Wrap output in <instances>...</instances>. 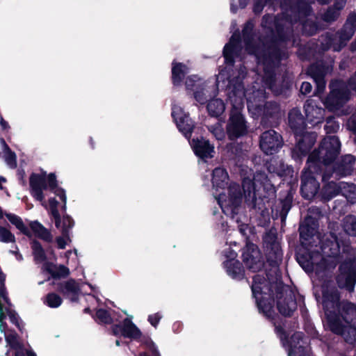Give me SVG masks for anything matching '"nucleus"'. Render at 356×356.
I'll list each match as a JSON object with an SVG mask.
<instances>
[{"label":"nucleus","mask_w":356,"mask_h":356,"mask_svg":"<svg viewBox=\"0 0 356 356\" xmlns=\"http://www.w3.org/2000/svg\"><path fill=\"white\" fill-rule=\"evenodd\" d=\"M239 35L237 33L233 34L228 44L224 47L223 54L225 59V62L227 65V67H229L232 65L234 62L233 56L238 50V44L239 43ZM221 70L216 77V83L218 86L221 87L225 83L226 81L228 84L227 86L228 94L230 92V87L235 86L236 88H241L242 91L246 96L248 108L250 112L254 115H259L263 110V106L265 103L266 94L263 90H258L251 92L245 94L244 92L243 86L241 83V79L245 76V67H241L238 70V76H235L232 74V78L229 76V69Z\"/></svg>","instance_id":"1"},{"label":"nucleus","mask_w":356,"mask_h":356,"mask_svg":"<svg viewBox=\"0 0 356 356\" xmlns=\"http://www.w3.org/2000/svg\"><path fill=\"white\" fill-rule=\"evenodd\" d=\"M227 180L228 175L225 169L217 168L213 171V196L217 200L222 212L234 219L241 210L242 195L239 185L236 184H232L229 187L225 188Z\"/></svg>","instance_id":"2"},{"label":"nucleus","mask_w":356,"mask_h":356,"mask_svg":"<svg viewBox=\"0 0 356 356\" xmlns=\"http://www.w3.org/2000/svg\"><path fill=\"white\" fill-rule=\"evenodd\" d=\"M31 195L33 197L41 202L42 205L49 209L51 215L55 220L56 227L60 226V216L58 211V202L54 198H49L47 205L44 201V197L48 195V192L52 193L59 197L63 203V209L66 208V195L65 191L57 187L56 177L54 174H49L47 177L44 175L32 174L29 179Z\"/></svg>","instance_id":"3"},{"label":"nucleus","mask_w":356,"mask_h":356,"mask_svg":"<svg viewBox=\"0 0 356 356\" xmlns=\"http://www.w3.org/2000/svg\"><path fill=\"white\" fill-rule=\"evenodd\" d=\"M323 304L327 321L331 330L337 333L343 335L347 341L352 338H356V307L351 303H344L341 316L345 322L343 324L339 318L336 319L332 314V309L338 307L339 300V295L336 291L332 292L330 296L323 293Z\"/></svg>","instance_id":"4"},{"label":"nucleus","mask_w":356,"mask_h":356,"mask_svg":"<svg viewBox=\"0 0 356 356\" xmlns=\"http://www.w3.org/2000/svg\"><path fill=\"white\" fill-rule=\"evenodd\" d=\"M229 99L232 104V110L227 124V133L229 139L233 140L247 133V124L242 113L244 105L245 94L241 88L235 86L230 87Z\"/></svg>","instance_id":"5"},{"label":"nucleus","mask_w":356,"mask_h":356,"mask_svg":"<svg viewBox=\"0 0 356 356\" xmlns=\"http://www.w3.org/2000/svg\"><path fill=\"white\" fill-rule=\"evenodd\" d=\"M322 250L325 257H322L321 254L316 252L310 255L309 259L303 256L298 257V263L306 272L315 271L318 274L324 269L335 267L336 263L333 258L339 252L338 243L330 242V245H324Z\"/></svg>","instance_id":"6"},{"label":"nucleus","mask_w":356,"mask_h":356,"mask_svg":"<svg viewBox=\"0 0 356 356\" xmlns=\"http://www.w3.org/2000/svg\"><path fill=\"white\" fill-rule=\"evenodd\" d=\"M289 121L291 128L296 134L302 136L298 139L296 149L301 155H305L312 147L316 142V135L313 133H303L305 122L299 110L293 109L289 114Z\"/></svg>","instance_id":"7"},{"label":"nucleus","mask_w":356,"mask_h":356,"mask_svg":"<svg viewBox=\"0 0 356 356\" xmlns=\"http://www.w3.org/2000/svg\"><path fill=\"white\" fill-rule=\"evenodd\" d=\"M340 142L337 137L325 138L318 151L313 152L308 158V163H314L316 161H322L325 164L332 162L339 154Z\"/></svg>","instance_id":"8"},{"label":"nucleus","mask_w":356,"mask_h":356,"mask_svg":"<svg viewBox=\"0 0 356 356\" xmlns=\"http://www.w3.org/2000/svg\"><path fill=\"white\" fill-rule=\"evenodd\" d=\"M330 93L325 101L327 108L332 110L346 102L349 98V91L342 81H334L330 83Z\"/></svg>","instance_id":"9"},{"label":"nucleus","mask_w":356,"mask_h":356,"mask_svg":"<svg viewBox=\"0 0 356 356\" xmlns=\"http://www.w3.org/2000/svg\"><path fill=\"white\" fill-rule=\"evenodd\" d=\"M356 31V13H353L348 18L343 29L337 35L336 38L330 39L329 46H333L334 51H339L346 42L348 41L353 35Z\"/></svg>","instance_id":"10"},{"label":"nucleus","mask_w":356,"mask_h":356,"mask_svg":"<svg viewBox=\"0 0 356 356\" xmlns=\"http://www.w3.org/2000/svg\"><path fill=\"white\" fill-rule=\"evenodd\" d=\"M242 257L246 267L252 272L259 271L264 266L261 252L253 243L247 242L245 247L243 248Z\"/></svg>","instance_id":"11"},{"label":"nucleus","mask_w":356,"mask_h":356,"mask_svg":"<svg viewBox=\"0 0 356 356\" xmlns=\"http://www.w3.org/2000/svg\"><path fill=\"white\" fill-rule=\"evenodd\" d=\"M186 86L188 90H193L195 99L200 103L203 104L206 99L215 95L216 90L213 88V91L205 85V83L202 81L196 76H190L187 78L186 81Z\"/></svg>","instance_id":"12"},{"label":"nucleus","mask_w":356,"mask_h":356,"mask_svg":"<svg viewBox=\"0 0 356 356\" xmlns=\"http://www.w3.org/2000/svg\"><path fill=\"white\" fill-rule=\"evenodd\" d=\"M225 257L227 259L224 261V266L227 273L233 279L241 280L243 277L244 270L241 263L236 259L237 254L230 247L224 250Z\"/></svg>","instance_id":"13"},{"label":"nucleus","mask_w":356,"mask_h":356,"mask_svg":"<svg viewBox=\"0 0 356 356\" xmlns=\"http://www.w3.org/2000/svg\"><path fill=\"white\" fill-rule=\"evenodd\" d=\"M282 145V140L280 135L274 130L266 131L261 136L260 147L266 154L276 153Z\"/></svg>","instance_id":"14"},{"label":"nucleus","mask_w":356,"mask_h":356,"mask_svg":"<svg viewBox=\"0 0 356 356\" xmlns=\"http://www.w3.org/2000/svg\"><path fill=\"white\" fill-rule=\"evenodd\" d=\"M340 271L337 279L339 286L352 291L356 282V260L343 264L340 266Z\"/></svg>","instance_id":"15"},{"label":"nucleus","mask_w":356,"mask_h":356,"mask_svg":"<svg viewBox=\"0 0 356 356\" xmlns=\"http://www.w3.org/2000/svg\"><path fill=\"white\" fill-rule=\"evenodd\" d=\"M266 282L265 279L259 275L254 277L253 282L252 284V291L254 298L256 299V302L258 308L266 316L271 317L273 314V305L270 302L266 303L264 299H260L259 296L261 294L263 289L262 285Z\"/></svg>","instance_id":"16"},{"label":"nucleus","mask_w":356,"mask_h":356,"mask_svg":"<svg viewBox=\"0 0 356 356\" xmlns=\"http://www.w3.org/2000/svg\"><path fill=\"white\" fill-rule=\"evenodd\" d=\"M172 116L179 130L186 138H189L194 128V124L188 115L180 106L175 105L172 108Z\"/></svg>","instance_id":"17"},{"label":"nucleus","mask_w":356,"mask_h":356,"mask_svg":"<svg viewBox=\"0 0 356 356\" xmlns=\"http://www.w3.org/2000/svg\"><path fill=\"white\" fill-rule=\"evenodd\" d=\"M319 188V184L312 175L309 170H306L302 175L301 193L305 199H311L316 194Z\"/></svg>","instance_id":"18"},{"label":"nucleus","mask_w":356,"mask_h":356,"mask_svg":"<svg viewBox=\"0 0 356 356\" xmlns=\"http://www.w3.org/2000/svg\"><path fill=\"white\" fill-rule=\"evenodd\" d=\"M113 332L115 335L121 334L125 337L136 339L141 336L140 330L134 325L131 320L126 318L123 325H115L113 327Z\"/></svg>","instance_id":"19"},{"label":"nucleus","mask_w":356,"mask_h":356,"mask_svg":"<svg viewBox=\"0 0 356 356\" xmlns=\"http://www.w3.org/2000/svg\"><path fill=\"white\" fill-rule=\"evenodd\" d=\"M195 154L202 159L213 157L214 147L204 138L193 139L190 142Z\"/></svg>","instance_id":"20"},{"label":"nucleus","mask_w":356,"mask_h":356,"mask_svg":"<svg viewBox=\"0 0 356 356\" xmlns=\"http://www.w3.org/2000/svg\"><path fill=\"white\" fill-rule=\"evenodd\" d=\"M266 179L264 173L258 172L254 176V181L250 178H244L243 180V188L245 197L248 200L255 198V191L257 184H262Z\"/></svg>","instance_id":"21"},{"label":"nucleus","mask_w":356,"mask_h":356,"mask_svg":"<svg viewBox=\"0 0 356 356\" xmlns=\"http://www.w3.org/2000/svg\"><path fill=\"white\" fill-rule=\"evenodd\" d=\"M305 111L308 121L314 125L321 123L324 118V110L318 107L312 99H309L305 104Z\"/></svg>","instance_id":"22"},{"label":"nucleus","mask_w":356,"mask_h":356,"mask_svg":"<svg viewBox=\"0 0 356 356\" xmlns=\"http://www.w3.org/2000/svg\"><path fill=\"white\" fill-rule=\"evenodd\" d=\"M302 344V334H294L287 345L288 356H305Z\"/></svg>","instance_id":"23"},{"label":"nucleus","mask_w":356,"mask_h":356,"mask_svg":"<svg viewBox=\"0 0 356 356\" xmlns=\"http://www.w3.org/2000/svg\"><path fill=\"white\" fill-rule=\"evenodd\" d=\"M80 288L74 280H69L60 285V291L72 301L78 299Z\"/></svg>","instance_id":"24"},{"label":"nucleus","mask_w":356,"mask_h":356,"mask_svg":"<svg viewBox=\"0 0 356 356\" xmlns=\"http://www.w3.org/2000/svg\"><path fill=\"white\" fill-rule=\"evenodd\" d=\"M29 226L36 236L47 242H51L53 241V236L50 231L38 221H31L29 223Z\"/></svg>","instance_id":"25"},{"label":"nucleus","mask_w":356,"mask_h":356,"mask_svg":"<svg viewBox=\"0 0 356 356\" xmlns=\"http://www.w3.org/2000/svg\"><path fill=\"white\" fill-rule=\"evenodd\" d=\"M207 108L210 115L218 117L225 112V104L222 99L216 98L208 102Z\"/></svg>","instance_id":"26"},{"label":"nucleus","mask_w":356,"mask_h":356,"mask_svg":"<svg viewBox=\"0 0 356 356\" xmlns=\"http://www.w3.org/2000/svg\"><path fill=\"white\" fill-rule=\"evenodd\" d=\"M277 308L281 314L284 316H290L296 309V302L290 297L283 300L280 298L277 300Z\"/></svg>","instance_id":"27"},{"label":"nucleus","mask_w":356,"mask_h":356,"mask_svg":"<svg viewBox=\"0 0 356 356\" xmlns=\"http://www.w3.org/2000/svg\"><path fill=\"white\" fill-rule=\"evenodd\" d=\"M188 67L182 63H172V81L175 85H179L183 77L188 73Z\"/></svg>","instance_id":"28"},{"label":"nucleus","mask_w":356,"mask_h":356,"mask_svg":"<svg viewBox=\"0 0 356 356\" xmlns=\"http://www.w3.org/2000/svg\"><path fill=\"white\" fill-rule=\"evenodd\" d=\"M42 270L50 273L53 277H61L67 275L69 270L65 266H56L51 263H45L43 265Z\"/></svg>","instance_id":"29"},{"label":"nucleus","mask_w":356,"mask_h":356,"mask_svg":"<svg viewBox=\"0 0 356 356\" xmlns=\"http://www.w3.org/2000/svg\"><path fill=\"white\" fill-rule=\"evenodd\" d=\"M346 4V0H335L333 8H330L323 15V19L327 22L334 20Z\"/></svg>","instance_id":"30"},{"label":"nucleus","mask_w":356,"mask_h":356,"mask_svg":"<svg viewBox=\"0 0 356 356\" xmlns=\"http://www.w3.org/2000/svg\"><path fill=\"white\" fill-rule=\"evenodd\" d=\"M0 142L3 147L4 158L6 164L10 168H15L17 166L15 154L10 150L3 139H1Z\"/></svg>","instance_id":"31"},{"label":"nucleus","mask_w":356,"mask_h":356,"mask_svg":"<svg viewBox=\"0 0 356 356\" xmlns=\"http://www.w3.org/2000/svg\"><path fill=\"white\" fill-rule=\"evenodd\" d=\"M6 216L10 223L15 225L22 233L26 236L30 235L28 227L24 225L20 217L13 213H6Z\"/></svg>","instance_id":"32"},{"label":"nucleus","mask_w":356,"mask_h":356,"mask_svg":"<svg viewBox=\"0 0 356 356\" xmlns=\"http://www.w3.org/2000/svg\"><path fill=\"white\" fill-rule=\"evenodd\" d=\"M73 226V220L70 217L66 216H63L62 218H60V226L56 227V228L60 230L61 234L66 237L67 239H69V234H70V229Z\"/></svg>","instance_id":"33"},{"label":"nucleus","mask_w":356,"mask_h":356,"mask_svg":"<svg viewBox=\"0 0 356 356\" xmlns=\"http://www.w3.org/2000/svg\"><path fill=\"white\" fill-rule=\"evenodd\" d=\"M3 323L5 324V328L3 331H0L4 334L5 339L6 341V343L8 346H10V348L13 350H17L23 346L17 340V335L15 333L11 332L10 334L6 333V329L7 327L6 323L4 322V319L3 320Z\"/></svg>","instance_id":"34"},{"label":"nucleus","mask_w":356,"mask_h":356,"mask_svg":"<svg viewBox=\"0 0 356 356\" xmlns=\"http://www.w3.org/2000/svg\"><path fill=\"white\" fill-rule=\"evenodd\" d=\"M343 227L345 232L351 236L356 235V218L354 216H350L345 218Z\"/></svg>","instance_id":"35"},{"label":"nucleus","mask_w":356,"mask_h":356,"mask_svg":"<svg viewBox=\"0 0 356 356\" xmlns=\"http://www.w3.org/2000/svg\"><path fill=\"white\" fill-rule=\"evenodd\" d=\"M62 302V298L54 293L47 294L44 300V303L51 308L58 307Z\"/></svg>","instance_id":"36"},{"label":"nucleus","mask_w":356,"mask_h":356,"mask_svg":"<svg viewBox=\"0 0 356 356\" xmlns=\"http://www.w3.org/2000/svg\"><path fill=\"white\" fill-rule=\"evenodd\" d=\"M0 242L2 243H15V236L6 227L0 225Z\"/></svg>","instance_id":"37"},{"label":"nucleus","mask_w":356,"mask_h":356,"mask_svg":"<svg viewBox=\"0 0 356 356\" xmlns=\"http://www.w3.org/2000/svg\"><path fill=\"white\" fill-rule=\"evenodd\" d=\"M33 252L35 257V259L37 261L42 262L46 259V256L42 245L37 241L32 243Z\"/></svg>","instance_id":"38"},{"label":"nucleus","mask_w":356,"mask_h":356,"mask_svg":"<svg viewBox=\"0 0 356 356\" xmlns=\"http://www.w3.org/2000/svg\"><path fill=\"white\" fill-rule=\"evenodd\" d=\"M209 131L217 140H220L224 139L225 137V134L222 123L218 122L215 125L210 127Z\"/></svg>","instance_id":"39"},{"label":"nucleus","mask_w":356,"mask_h":356,"mask_svg":"<svg viewBox=\"0 0 356 356\" xmlns=\"http://www.w3.org/2000/svg\"><path fill=\"white\" fill-rule=\"evenodd\" d=\"M303 31L308 35H313L317 30L316 25L311 20L308 19L302 24Z\"/></svg>","instance_id":"40"},{"label":"nucleus","mask_w":356,"mask_h":356,"mask_svg":"<svg viewBox=\"0 0 356 356\" xmlns=\"http://www.w3.org/2000/svg\"><path fill=\"white\" fill-rule=\"evenodd\" d=\"M249 0H232L231 11L236 13L239 8H244L248 3Z\"/></svg>","instance_id":"41"},{"label":"nucleus","mask_w":356,"mask_h":356,"mask_svg":"<svg viewBox=\"0 0 356 356\" xmlns=\"http://www.w3.org/2000/svg\"><path fill=\"white\" fill-rule=\"evenodd\" d=\"M316 233L315 229H310L308 228L307 225H301L300 227V234L302 239L307 240L309 236H314Z\"/></svg>","instance_id":"42"},{"label":"nucleus","mask_w":356,"mask_h":356,"mask_svg":"<svg viewBox=\"0 0 356 356\" xmlns=\"http://www.w3.org/2000/svg\"><path fill=\"white\" fill-rule=\"evenodd\" d=\"M96 316L100 323H110L111 322V318L110 317L107 312L104 309L97 310Z\"/></svg>","instance_id":"43"},{"label":"nucleus","mask_w":356,"mask_h":356,"mask_svg":"<svg viewBox=\"0 0 356 356\" xmlns=\"http://www.w3.org/2000/svg\"><path fill=\"white\" fill-rule=\"evenodd\" d=\"M314 79L316 83V92L318 94L321 93L325 87V81L324 80L323 76L321 75H317L314 76Z\"/></svg>","instance_id":"44"},{"label":"nucleus","mask_w":356,"mask_h":356,"mask_svg":"<svg viewBox=\"0 0 356 356\" xmlns=\"http://www.w3.org/2000/svg\"><path fill=\"white\" fill-rule=\"evenodd\" d=\"M236 221L238 223L239 231L243 236H248V232H251V228L248 224L243 222L240 223L241 220H239L238 217L236 218Z\"/></svg>","instance_id":"45"},{"label":"nucleus","mask_w":356,"mask_h":356,"mask_svg":"<svg viewBox=\"0 0 356 356\" xmlns=\"http://www.w3.org/2000/svg\"><path fill=\"white\" fill-rule=\"evenodd\" d=\"M57 245L60 249H64L66 245L71 241L70 234H69V239H67L63 234L56 238Z\"/></svg>","instance_id":"46"},{"label":"nucleus","mask_w":356,"mask_h":356,"mask_svg":"<svg viewBox=\"0 0 356 356\" xmlns=\"http://www.w3.org/2000/svg\"><path fill=\"white\" fill-rule=\"evenodd\" d=\"M161 318L162 315L159 313H156L149 315L148 317V321L152 325L156 327Z\"/></svg>","instance_id":"47"},{"label":"nucleus","mask_w":356,"mask_h":356,"mask_svg":"<svg viewBox=\"0 0 356 356\" xmlns=\"http://www.w3.org/2000/svg\"><path fill=\"white\" fill-rule=\"evenodd\" d=\"M15 356H35V355L31 350H28L24 347H21L15 350Z\"/></svg>","instance_id":"48"},{"label":"nucleus","mask_w":356,"mask_h":356,"mask_svg":"<svg viewBox=\"0 0 356 356\" xmlns=\"http://www.w3.org/2000/svg\"><path fill=\"white\" fill-rule=\"evenodd\" d=\"M312 85L309 82H303L300 87V92L302 94H308L312 91Z\"/></svg>","instance_id":"49"},{"label":"nucleus","mask_w":356,"mask_h":356,"mask_svg":"<svg viewBox=\"0 0 356 356\" xmlns=\"http://www.w3.org/2000/svg\"><path fill=\"white\" fill-rule=\"evenodd\" d=\"M246 51L249 53V54H254L256 56V57L257 58V59L259 60H260V56H259V49H252V47H251V44H247V47H246Z\"/></svg>","instance_id":"50"},{"label":"nucleus","mask_w":356,"mask_h":356,"mask_svg":"<svg viewBox=\"0 0 356 356\" xmlns=\"http://www.w3.org/2000/svg\"><path fill=\"white\" fill-rule=\"evenodd\" d=\"M275 330H276V332H277V334H279V336H280V339L282 340V343H283V346H286V343H285V342L284 341V338H283V337H284V331L282 330V328L278 327H277L275 328Z\"/></svg>","instance_id":"51"},{"label":"nucleus","mask_w":356,"mask_h":356,"mask_svg":"<svg viewBox=\"0 0 356 356\" xmlns=\"http://www.w3.org/2000/svg\"><path fill=\"white\" fill-rule=\"evenodd\" d=\"M0 124L3 130H8L10 128L8 123L1 116H0Z\"/></svg>","instance_id":"52"},{"label":"nucleus","mask_w":356,"mask_h":356,"mask_svg":"<svg viewBox=\"0 0 356 356\" xmlns=\"http://www.w3.org/2000/svg\"><path fill=\"white\" fill-rule=\"evenodd\" d=\"M344 161L346 163H354L355 162V159L353 156L351 155H347L346 156L345 159H344Z\"/></svg>","instance_id":"53"},{"label":"nucleus","mask_w":356,"mask_h":356,"mask_svg":"<svg viewBox=\"0 0 356 356\" xmlns=\"http://www.w3.org/2000/svg\"><path fill=\"white\" fill-rule=\"evenodd\" d=\"M337 187V185L336 184L334 183H330L325 188V193H327V191H328V190L331 189V188H334L335 189Z\"/></svg>","instance_id":"54"},{"label":"nucleus","mask_w":356,"mask_h":356,"mask_svg":"<svg viewBox=\"0 0 356 356\" xmlns=\"http://www.w3.org/2000/svg\"><path fill=\"white\" fill-rule=\"evenodd\" d=\"M252 28V23L250 22H248L247 24H246V26L245 27L244 30H243V34L245 35L248 32V29H251Z\"/></svg>","instance_id":"55"},{"label":"nucleus","mask_w":356,"mask_h":356,"mask_svg":"<svg viewBox=\"0 0 356 356\" xmlns=\"http://www.w3.org/2000/svg\"><path fill=\"white\" fill-rule=\"evenodd\" d=\"M6 179L3 177H0V189H2V184L6 183Z\"/></svg>","instance_id":"56"},{"label":"nucleus","mask_w":356,"mask_h":356,"mask_svg":"<svg viewBox=\"0 0 356 356\" xmlns=\"http://www.w3.org/2000/svg\"><path fill=\"white\" fill-rule=\"evenodd\" d=\"M318 1L320 3H322V4L327 3L330 1V0H318ZM307 1L311 2L312 0H307Z\"/></svg>","instance_id":"57"},{"label":"nucleus","mask_w":356,"mask_h":356,"mask_svg":"<svg viewBox=\"0 0 356 356\" xmlns=\"http://www.w3.org/2000/svg\"><path fill=\"white\" fill-rule=\"evenodd\" d=\"M261 8L260 6H254V11L255 12H259V11L261 10Z\"/></svg>","instance_id":"58"},{"label":"nucleus","mask_w":356,"mask_h":356,"mask_svg":"<svg viewBox=\"0 0 356 356\" xmlns=\"http://www.w3.org/2000/svg\"><path fill=\"white\" fill-rule=\"evenodd\" d=\"M337 193H338V191H336L333 194L328 195L327 198L330 199V198L332 197L333 196H334L335 195H337Z\"/></svg>","instance_id":"59"},{"label":"nucleus","mask_w":356,"mask_h":356,"mask_svg":"<svg viewBox=\"0 0 356 356\" xmlns=\"http://www.w3.org/2000/svg\"><path fill=\"white\" fill-rule=\"evenodd\" d=\"M353 48H354V49L356 50V40H355V42L353 44Z\"/></svg>","instance_id":"60"},{"label":"nucleus","mask_w":356,"mask_h":356,"mask_svg":"<svg viewBox=\"0 0 356 356\" xmlns=\"http://www.w3.org/2000/svg\"><path fill=\"white\" fill-rule=\"evenodd\" d=\"M115 343H116V345H117L118 346H120V341H119V340H116Z\"/></svg>","instance_id":"61"},{"label":"nucleus","mask_w":356,"mask_h":356,"mask_svg":"<svg viewBox=\"0 0 356 356\" xmlns=\"http://www.w3.org/2000/svg\"><path fill=\"white\" fill-rule=\"evenodd\" d=\"M89 310H90V309H89V308H86V309H85V312H89Z\"/></svg>","instance_id":"62"},{"label":"nucleus","mask_w":356,"mask_h":356,"mask_svg":"<svg viewBox=\"0 0 356 356\" xmlns=\"http://www.w3.org/2000/svg\"><path fill=\"white\" fill-rule=\"evenodd\" d=\"M90 287L91 288L92 290L95 289L94 286H92V285H90Z\"/></svg>","instance_id":"63"},{"label":"nucleus","mask_w":356,"mask_h":356,"mask_svg":"<svg viewBox=\"0 0 356 356\" xmlns=\"http://www.w3.org/2000/svg\"><path fill=\"white\" fill-rule=\"evenodd\" d=\"M18 259H22V255H19Z\"/></svg>","instance_id":"64"}]
</instances>
